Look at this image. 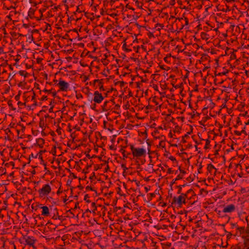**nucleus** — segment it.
Listing matches in <instances>:
<instances>
[{"instance_id":"nucleus-1","label":"nucleus","mask_w":249,"mask_h":249,"mask_svg":"<svg viewBox=\"0 0 249 249\" xmlns=\"http://www.w3.org/2000/svg\"><path fill=\"white\" fill-rule=\"evenodd\" d=\"M132 154L134 157L139 158L146 155V150L143 148H135L133 144L130 145Z\"/></svg>"},{"instance_id":"nucleus-2","label":"nucleus","mask_w":249,"mask_h":249,"mask_svg":"<svg viewBox=\"0 0 249 249\" xmlns=\"http://www.w3.org/2000/svg\"><path fill=\"white\" fill-rule=\"evenodd\" d=\"M51 191V188L49 184H45L41 189L38 190L39 196L42 197L48 195Z\"/></svg>"},{"instance_id":"nucleus-3","label":"nucleus","mask_w":249,"mask_h":249,"mask_svg":"<svg viewBox=\"0 0 249 249\" xmlns=\"http://www.w3.org/2000/svg\"><path fill=\"white\" fill-rule=\"evenodd\" d=\"M186 203L185 199H183L181 196L180 195L178 197L176 196L174 197L172 204H177L178 206L180 207L182 204H185Z\"/></svg>"},{"instance_id":"nucleus-4","label":"nucleus","mask_w":249,"mask_h":249,"mask_svg":"<svg viewBox=\"0 0 249 249\" xmlns=\"http://www.w3.org/2000/svg\"><path fill=\"white\" fill-rule=\"evenodd\" d=\"M23 239L25 241L26 245H28L31 247H34L36 240L33 236L25 235L23 236Z\"/></svg>"},{"instance_id":"nucleus-5","label":"nucleus","mask_w":249,"mask_h":249,"mask_svg":"<svg viewBox=\"0 0 249 249\" xmlns=\"http://www.w3.org/2000/svg\"><path fill=\"white\" fill-rule=\"evenodd\" d=\"M93 101L98 104L101 103L104 100V98L101 93H99L98 91H95L94 93Z\"/></svg>"},{"instance_id":"nucleus-6","label":"nucleus","mask_w":249,"mask_h":249,"mask_svg":"<svg viewBox=\"0 0 249 249\" xmlns=\"http://www.w3.org/2000/svg\"><path fill=\"white\" fill-rule=\"evenodd\" d=\"M59 87L61 91H67L69 88V85L68 83L63 80H59V83L57 84Z\"/></svg>"},{"instance_id":"nucleus-7","label":"nucleus","mask_w":249,"mask_h":249,"mask_svg":"<svg viewBox=\"0 0 249 249\" xmlns=\"http://www.w3.org/2000/svg\"><path fill=\"white\" fill-rule=\"evenodd\" d=\"M46 152V150H40L38 153H37L36 156H34L33 153H32L30 156H29V161H28V164H29L31 162V158H37V156H38V158L41 160V161L42 162H43L44 161V160L43 159V157H42V154L43 153H45Z\"/></svg>"},{"instance_id":"nucleus-8","label":"nucleus","mask_w":249,"mask_h":249,"mask_svg":"<svg viewBox=\"0 0 249 249\" xmlns=\"http://www.w3.org/2000/svg\"><path fill=\"white\" fill-rule=\"evenodd\" d=\"M235 210V207L234 206V205L233 204H230V205H227L226 206H225L222 212L223 213H231L232 212H234Z\"/></svg>"},{"instance_id":"nucleus-9","label":"nucleus","mask_w":249,"mask_h":249,"mask_svg":"<svg viewBox=\"0 0 249 249\" xmlns=\"http://www.w3.org/2000/svg\"><path fill=\"white\" fill-rule=\"evenodd\" d=\"M242 238L244 239V248L243 249H249V236H243Z\"/></svg>"},{"instance_id":"nucleus-10","label":"nucleus","mask_w":249,"mask_h":249,"mask_svg":"<svg viewBox=\"0 0 249 249\" xmlns=\"http://www.w3.org/2000/svg\"><path fill=\"white\" fill-rule=\"evenodd\" d=\"M41 209H42L41 214L42 215L47 216L49 215V209L47 206H44L41 207Z\"/></svg>"},{"instance_id":"nucleus-11","label":"nucleus","mask_w":249,"mask_h":249,"mask_svg":"<svg viewBox=\"0 0 249 249\" xmlns=\"http://www.w3.org/2000/svg\"><path fill=\"white\" fill-rule=\"evenodd\" d=\"M192 132H193V128H192L190 131L187 132L186 134H185L184 136H183L182 137V141H181L182 143H185L186 142V141L185 140H184V138L189 137V135L191 134Z\"/></svg>"},{"instance_id":"nucleus-12","label":"nucleus","mask_w":249,"mask_h":249,"mask_svg":"<svg viewBox=\"0 0 249 249\" xmlns=\"http://www.w3.org/2000/svg\"><path fill=\"white\" fill-rule=\"evenodd\" d=\"M182 178H183V175H178L177 178L175 179H174V180H173V181L171 182L170 186H172L174 183H176V181L177 180H178L179 179H181Z\"/></svg>"},{"instance_id":"nucleus-13","label":"nucleus","mask_w":249,"mask_h":249,"mask_svg":"<svg viewBox=\"0 0 249 249\" xmlns=\"http://www.w3.org/2000/svg\"><path fill=\"white\" fill-rule=\"evenodd\" d=\"M213 169L216 170V169L214 167V166L212 164H211V163L208 164V165H207V170H208V171L210 173H212V170Z\"/></svg>"},{"instance_id":"nucleus-14","label":"nucleus","mask_w":249,"mask_h":249,"mask_svg":"<svg viewBox=\"0 0 249 249\" xmlns=\"http://www.w3.org/2000/svg\"><path fill=\"white\" fill-rule=\"evenodd\" d=\"M44 142H45V141H44V140L43 139H42V138H39V139L36 140V143L35 145H36V144L43 145L44 144Z\"/></svg>"},{"instance_id":"nucleus-15","label":"nucleus","mask_w":249,"mask_h":249,"mask_svg":"<svg viewBox=\"0 0 249 249\" xmlns=\"http://www.w3.org/2000/svg\"><path fill=\"white\" fill-rule=\"evenodd\" d=\"M34 13H35V10L32 9V8H31L29 11H28V16L30 17V18H33V16H34Z\"/></svg>"},{"instance_id":"nucleus-16","label":"nucleus","mask_w":249,"mask_h":249,"mask_svg":"<svg viewBox=\"0 0 249 249\" xmlns=\"http://www.w3.org/2000/svg\"><path fill=\"white\" fill-rule=\"evenodd\" d=\"M237 230L240 232V234L245 233V228L244 227H237Z\"/></svg>"},{"instance_id":"nucleus-17","label":"nucleus","mask_w":249,"mask_h":249,"mask_svg":"<svg viewBox=\"0 0 249 249\" xmlns=\"http://www.w3.org/2000/svg\"><path fill=\"white\" fill-rule=\"evenodd\" d=\"M53 218L54 219H57V215H58V211L57 208H55L53 210Z\"/></svg>"},{"instance_id":"nucleus-18","label":"nucleus","mask_w":249,"mask_h":249,"mask_svg":"<svg viewBox=\"0 0 249 249\" xmlns=\"http://www.w3.org/2000/svg\"><path fill=\"white\" fill-rule=\"evenodd\" d=\"M210 147V141L209 139H207L206 140V144L204 146V149H209Z\"/></svg>"},{"instance_id":"nucleus-19","label":"nucleus","mask_w":249,"mask_h":249,"mask_svg":"<svg viewBox=\"0 0 249 249\" xmlns=\"http://www.w3.org/2000/svg\"><path fill=\"white\" fill-rule=\"evenodd\" d=\"M19 74H20V75L23 76L25 77H27L28 74V73L27 72H26L25 71H19Z\"/></svg>"},{"instance_id":"nucleus-20","label":"nucleus","mask_w":249,"mask_h":249,"mask_svg":"<svg viewBox=\"0 0 249 249\" xmlns=\"http://www.w3.org/2000/svg\"><path fill=\"white\" fill-rule=\"evenodd\" d=\"M99 89L100 91H104L105 89L103 87V81H101L99 83Z\"/></svg>"},{"instance_id":"nucleus-21","label":"nucleus","mask_w":249,"mask_h":249,"mask_svg":"<svg viewBox=\"0 0 249 249\" xmlns=\"http://www.w3.org/2000/svg\"><path fill=\"white\" fill-rule=\"evenodd\" d=\"M109 103V101H106L104 102V105L103 106V110H107V104Z\"/></svg>"},{"instance_id":"nucleus-22","label":"nucleus","mask_w":249,"mask_h":249,"mask_svg":"<svg viewBox=\"0 0 249 249\" xmlns=\"http://www.w3.org/2000/svg\"><path fill=\"white\" fill-rule=\"evenodd\" d=\"M177 188H178L177 194L180 195L182 193V187L180 185H178L177 186Z\"/></svg>"},{"instance_id":"nucleus-23","label":"nucleus","mask_w":249,"mask_h":249,"mask_svg":"<svg viewBox=\"0 0 249 249\" xmlns=\"http://www.w3.org/2000/svg\"><path fill=\"white\" fill-rule=\"evenodd\" d=\"M89 196L88 194H86L84 196V200L86 201L87 203H90V201L88 199L89 198Z\"/></svg>"},{"instance_id":"nucleus-24","label":"nucleus","mask_w":249,"mask_h":249,"mask_svg":"<svg viewBox=\"0 0 249 249\" xmlns=\"http://www.w3.org/2000/svg\"><path fill=\"white\" fill-rule=\"evenodd\" d=\"M136 4L137 5V7L140 9H142V7L143 5L142 3H141V5H140V2L139 0H136L135 2Z\"/></svg>"},{"instance_id":"nucleus-25","label":"nucleus","mask_w":249,"mask_h":249,"mask_svg":"<svg viewBox=\"0 0 249 249\" xmlns=\"http://www.w3.org/2000/svg\"><path fill=\"white\" fill-rule=\"evenodd\" d=\"M126 43L125 42V41H124V43L123 45V48L126 51V52H130L131 50L130 49H128L126 48Z\"/></svg>"},{"instance_id":"nucleus-26","label":"nucleus","mask_w":249,"mask_h":249,"mask_svg":"<svg viewBox=\"0 0 249 249\" xmlns=\"http://www.w3.org/2000/svg\"><path fill=\"white\" fill-rule=\"evenodd\" d=\"M228 72H229V71L226 70V71H224L223 72H219L218 73H217V76H221L222 75H226L227 73H228Z\"/></svg>"},{"instance_id":"nucleus-27","label":"nucleus","mask_w":249,"mask_h":249,"mask_svg":"<svg viewBox=\"0 0 249 249\" xmlns=\"http://www.w3.org/2000/svg\"><path fill=\"white\" fill-rule=\"evenodd\" d=\"M86 189L87 190H91V191H94L95 192V193L97 194V191L95 190H94L90 186H87L86 187Z\"/></svg>"},{"instance_id":"nucleus-28","label":"nucleus","mask_w":249,"mask_h":249,"mask_svg":"<svg viewBox=\"0 0 249 249\" xmlns=\"http://www.w3.org/2000/svg\"><path fill=\"white\" fill-rule=\"evenodd\" d=\"M180 196L183 197V199H185V201H186V198L188 197V194L186 193H182L180 194Z\"/></svg>"},{"instance_id":"nucleus-29","label":"nucleus","mask_w":249,"mask_h":249,"mask_svg":"<svg viewBox=\"0 0 249 249\" xmlns=\"http://www.w3.org/2000/svg\"><path fill=\"white\" fill-rule=\"evenodd\" d=\"M52 153L53 156H56V147L54 146L52 150Z\"/></svg>"},{"instance_id":"nucleus-30","label":"nucleus","mask_w":249,"mask_h":249,"mask_svg":"<svg viewBox=\"0 0 249 249\" xmlns=\"http://www.w3.org/2000/svg\"><path fill=\"white\" fill-rule=\"evenodd\" d=\"M203 166L202 165L201 163H200L199 165V168L198 169V173L200 174L202 173L201 169L202 168Z\"/></svg>"},{"instance_id":"nucleus-31","label":"nucleus","mask_w":249,"mask_h":249,"mask_svg":"<svg viewBox=\"0 0 249 249\" xmlns=\"http://www.w3.org/2000/svg\"><path fill=\"white\" fill-rule=\"evenodd\" d=\"M39 126L42 127L44 125V121L43 119H41L39 121Z\"/></svg>"},{"instance_id":"nucleus-32","label":"nucleus","mask_w":249,"mask_h":249,"mask_svg":"<svg viewBox=\"0 0 249 249\" xmlns=\"http://www.w3.org/2000/svg\"><path fill=\"white\" fill-rule=\"evenodd\" d=\"M161 146L163 148L165 147V144H164V142L163 141H161L160 143H159V146Z\"/></svg>"},{"instance_id":"nucleus-33","label":"nucleus","mask_w":249,"mask_h":249,"mask_svg":"<svg viewBox=\"0 0 249 249\" xmlns=\"http://www.w3.org/2000/svg\"><path fill=\"white\" fill-rule=\"evenodd\" d=\"M121 167L123 168V170H124V172H125V171H126V170H127V169H128V168L126 167L125 164H122L121 165Z\"/></svg>"},{"instance_id":"nucleus-34","label":"nucleus","mask_w":249,"mask_h":249,"mask_svg":"<svg viewBox=\"0 0 249 249\" xmlns=\"http://www.w3.org/2000/svg\"><path fill=\"white\" fill-rule=\"evenodd\" d=\"M186 180L188 181L192 182L194 180V178H192L191 176H190L186 178Z\"/></svg>"},{"instance_id":"nucleus-35","label":"nucleus","mask_w":249,"mask_h":249,"mask_svg":"<svg viewBox=\"0 0 249 249\" xmlns=\"http://www.w3.org/2000/svg\"><path fill=\"white\" fill-rule=\"evenodd\" d=\"M126 146H122L121 149H120V151L122 153L124 154V153H125V151L124 149V148H125Z\"/></svg>"},{"instance_id":"nucleus-36","label":"nucleus","mask_w":249,"mask_h":249,"mask_svg":"<svg viewBox=\"0 0 249 249\" xmlns=\"http://www.w3.org/2000/svg\"><path fill=\"white\" fill-rule=\"evenodd\" d=\"M148 36L149 38H151V37H154V36L153 35V34L152 33V32H149V33H148Z\"/></svg>"},{"instance_id":"nucleus-37","label":"nucleus","mask_w":249,"mask_h":249,"mask_svg":"<svg viewBox=\"0 0 249 249\" xmlns=\"http://www.w3.org/2000/svg\"><path fill=\"white\" fill-rule=\"evenodd\" d=\"M28 39H29V42H30V43H31V42H32V41H34V37H33V35H31L30 36H29V37H28Z\"/></svg>"},{"instance_id":"nucleus-38","label":"nucleus","mask_w":249,"mask_h":249,"mask_svg":"<svg viewBox=\"0 0 249 249\" xmlns=\"http://www.w3.org/2000/svg\"><path fill=\"white\" fill-rule=\"evenodd\" d=\"M92 174H93V175H92V176H90V177H89V179H90V180H92V179H93L96 178V177H95V173H94V172H93V173H92Z\"/></svg>"},{"instance_id":"nucleus-39","label":"nucleus","mask_w":249,"mask_h":249,"mask_svg":"<svg viewBox=\"0 0 249 249\" xmlns=\"http://www.w3.org/2000/svg\"><path fill=\"white\" fill-rule=\"evenodd\" d=\"M150 197L149 198V201H150L152 198L155 196V193H151L150 194Z\"/></svg>"},{"instance_id":"nucleus-40","label":"nucleus","mask_w":249,"mask_h":249,"mask_svg":"<svg viewBox=\"0 0 249 249\" xmlns=\"http://www.w3.org/2000/svg\"><path fill=\"white\" fill-rule=\"evenodd\" d=\"M234 134H235L236 135H237V136H240V135H241V132H239V131H238L235 130V131H234Z\"/></svg>"},{"instance_id":"nucleus-41","label":"nucleus","mask_w":249,"mask_h":249,"mask_svg":"<svg viewBox=\"0 0 249 249\" xmlns=\"http://www.w3.org/2000/svg\"><path fill=\"white\" fill-rule=\"evenodd\" d=\"M101 81H103V79H95L93 81V84L94 85L96 83L98 82V83H99V82Z\"/></svg>"},{"instance_id":"nucleus-42","label":"nucleus","mask_w":249,"mask_h":249,"mask_svg":"<svg viewBox=\"0 0 249 249\" xmlns=\"http://www.w3.org/2000/svg\"><path fill=\"white\" fill-rule=\"evenodd\" d=\"M41 164H43L44 165V166H45V167H44V169H45V170H47V172H50V171H49V170H48L47 169V168L46 167V164L45 163H44V161L42 162V161H41Z\"/></svg>"},{"instance_id":"nucleus-43","label":"nucleus","mask_w":249,"mask_h":249,"mask_svg":"<svg viewBox=\"0 0 249 249\" xmlns=\"http://www.w3.org/2000/svg\"><path fill=\"white\" fill-rule=\"evenodd\" d=\"M231 228H232V229L234 228V227L236 228H237V227H238L237 223H231Z\"/></svg>"},{"instance_id":"nucleus-44","label":"nucleus","mask_w":249,"mask_h":249,"mask_svg":"<svg viewBox=\"0 0 249 249\" xmlns=\"http://www.w3.org/2000/svg\"><path fill=\"white\" fill-rule=\"evenodd\" d=\"M43 92L48 93H52V90H48L46 89H45L43 90Z\"/></svg>"},{"instance_id":"nucleus-45","label":"nucleus","mask_w":249,"mask_h":249,"mask_svg":"<svg viewBox=\"0 0 249 249\" xmlns=\"http://www.w3.org/2000/svg\"><path fill=\"white\" fill-rule=\"evenodd\" d=\"M125 7L127 8H128L129 9H131V10H134V8H133L132 7H130V5H129V4H127L126 5V6H125Z\"/></svg>"},{"instance_id":"nucleus-46","label":"nucleus","mask_w":249,"mask_h":249,"mask_svg":"<svg viewBox=\"0 0 249 249\" xmlns=\"http://www.w3.org/2000/svg\"><path fill=\"white\" fill-rule=\"evenodd\" d=\"M169 159L172 160V161H176V158L175 157H174L173 156H170L169 157Z\"/></svg>"},{"instance_id":"nucleus-47","label":"nucleus","mask_w":249,"mask_h":249,"mask_svg":"<svg viewBox=\"0 0 249 249\" xmlns=\"http://www.w3.org/2000/svg\"><path fill=\"white\" fill-rule=\"evenodd\" d=\"M47 99H48V98H47V96H43L41 98V101H45V100H47Z\"/></svg>"},{"instance_id":"nucleus-48","label":"nucleus","mask_w":249,"mask_h":249,"mask_svg":"<svg viewBox=\"0 0 249 249\" xmlns=\"http://www.w3.org/2000/svg\"><path fill=\"white\" fill-rule=\"evenodd\" d=\"M36 100V93L33 91V95L32 97V100L35 101Z\"/></svg>"},{"instance_id":"nucleus-49","label":"nucleus","mask_w":249,"mask_h":249,"mask_svg":"<svg viewBox=\"0 0 249 249\" xmlns=\"http://www.w3.org/2000/svg\"><path fill=\"white\" fill-rule=\"evenodd\" d=\"M173 173V171L172 170L171 168H168V169L167 170V173L170 174Z\"/></svg>"},{"instance_id":"nucleus-50","label":"nucleus","mask_w":249,"mask_h":249,"mask_svg":"<svg viewBox=\"0 0 249 249\" xmlns=\"http://www.w3.org/2000/svg\"><path fill=\"white\" fill-rule=\"evenodd\" d=\"M54 107V105H52V107L49 108V112H53V108Z\"/></svg>"},{"instance_id":"nucleus-51","label":"nucleus","mask_w":249,"mask_h":249,"mask_svg":"<svg viewBox=\"0 0 249 249\" xmlns=\"http://www.w3.org/2000/svg\"><path fill=\"white\" fill-rule=\"evenodd\" d=\"M245 233H249V227L248 226L246 229H245Z\"/></svg>"},{"instance_id":"nucleus-52","label":"nucleus","mask_w":249,"mask_h":249,"mask_svg":"<svg viewBox=\"0 0 249 249\" xmlns=\"http://www.w3.org/2000/svg\"><path fill=\"white\" fill-rule=\"evenodd\" d=\"M8 105L9 106V107H13V105H12V101H9L8 102Z\"/></svg>"},{"instance_id":"nucleus-53","label":"nucleus","mask_w":249,"mask_h":249,"mask_svg":"<svg viewBox=\"0 0 249 249\" xmlns=\"http://www.w3.org/2000/svg\"><path fill=\"white\" fill-rule=\"evenodd\" d=\"M80 65L83 67H87L88 66L87 64H85L84 62H80Z\"/></svg>"},{"instance_id":"nucleus-54","label":"nucleus","mask_w":249,"mask_h":249,"mask_svg":"<svg viewBox=\"0 0 249 249\" xmlns=\"http://www.w3.org/2000/svg\"><path fill=\"white\" fill-rule=\"evenodd\" d=\"M18 105H19V106H26V103H22L19 101L18 103Z\"/></svg>"},{"instance_id":"nucleus-55","label":"nucleus","mask_w":249,"mask_h":249,"mask_svg":"<svg viewBox=\"0 0 249 249\" xmlns=\"http://www.w3.org/2000/svg\"><path fill=\"white\" fill-rule=\"evenodd\" d=\"M69 36V35L68 34H66L64 36L62 37L63 39H67L68 37Z\"/></svg>"},{"instance_id":"nucleus-56","label":"nucleus","mask_w":249,"mask_h":249,"mask_svg":"<svg viewBox=\"0 0 249 249\" xmlns=\"http://www.w3.org/2000/svg\"><path fill=\"white\" fill-rule=\"evenodd\" d=\"M146 143L148 146V147H151V143L149 142V140L148 139L146 140Z\"/></svg>"},{"instance_id":"nucleus-57","label":"nucleus","mask_w":249,"mask_h":249,"mask_svg":"<svg viewBox=\"0 0 249 249\" xmlns=\"http://www.w3.org/2000/svg\"><path fill=\"white\" fill-rule=\"evenodd\" d=\"M170 4L171 5H174L175 4V0H171Z\"/></svg>"},{"instance_id":"nucleus-58","label":"nucleus","mask_w":249,"mask_h":249,"mask_svg":"<svg viewBox=\"0 0 249 249\" xmlns=\"http://www.w3.org/2000/svg\"><path fill=\"white\" fill-rule=\"evenodd\" d=\"M19 98H20V96H19V95H17L15 97V99L16 101H18L19 100Z\"/></svg>"},{"instance_id":"nucleus-59","label":"nucleus","mask_w":249,"mask_h":249,"mask_svg":"<svg viewBox=\"0 0 249 249\" xmlns=\"http://www.w3.org/2000/svg\"><path fill=\"white\" fill-rule=\"evenodd\" d=\"M71 180L68 179L67 181V185L70 186L71 184Z\"/></svg>"},{"instance_id":"nucleus-60","label":"nucleus","mask_w":249,"mask_h":249,"mask_svg":"<svg viewBox=\"0 0 249 249\" xmlns=\"http://www.w3.org/2000/svg\"><path fill=\"white\" fill-rule=\"evenodd\" d=\"M23 26L25 28H28L29 27V25L28 24L24 23L23 24Z\"/></svg>"},{"instance_id":"nucleus-61","label":"nucleus","mask_w":249,"mask_h":249,"mask_svg":"<svg viewBox=\"0 0 249 249\" xmlns=\"http://www.w3.org/2000/svg\"><path fill=\"white\" fill-rule=\"evenodd\" d=\"M150 148L151 147H148V154L149 155H150L151 153L153 152L150 150Z\"/></svg>"},{"instance_id":"nucleus-62","label":"nucleus","mask_w":249,"mask_h":249,"mask_svg":"<svg viewBox=\"0 0 249 249\" xmlns=\"http://www.w3.org/2000/svg\"><path fill=\"white\" fill-rule=\"evenodd\" d=\"M79 207V203L78 202H76L75 204V206L74 209H76Z\"/></svg>"},{"instance_id":"nucleus-63","label":"nucleus","mask_w":249,"mask_h":249,"mask_svg":"<svg viewBox=\"0 0 249 249\" xmlns=\"http://www.w3.org/2000/svg\"><path fill=\"white\" fill-rule=\"evenodd\" d=\"M160 204H162L161 205V206L162 207H164L165 206H167V204L166 203H164V202H163V203H161V202H160Z\"/></svg>"},{"instance_id":"nucleus-64","label":"nucleus","mask_w":249,"mask_h":249,"mask_svg":"<svg viewBox=\"0 0 249 249\" xmlns=\"http://www.w3.org/2000/svg\"><path fill=\"white\" fill-rule=\"evenodd\" d=\"M233 249H243V248L242 249L240 246L237 245L236 246L234 247Z\"/></svg>"}]
</instances>
